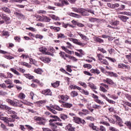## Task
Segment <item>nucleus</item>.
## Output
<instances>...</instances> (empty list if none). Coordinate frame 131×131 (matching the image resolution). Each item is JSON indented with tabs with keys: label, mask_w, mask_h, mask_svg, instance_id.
<instances>
[{
	"label": "nucleus",
	"mask_w": 131,
	"mask_h": 131,
	"mask_svg": "<svg viewBox=\"0 0 131 131\" xmlns=\"http://www.w3.org/2000/svg\"><path fill=\"white\" fill-rule=\"evenodd\" d=\"M86 119H87V120H90L91 121H94V120H95V119H94V118L92 116H88L86 117Z\"/></svg>",
	"instance_id": "nucleus-49"
},
{
	"label": "nucleus",
	"mask_w": 131,
	"mask_h": 131,
	"mask_svg": "<svg viewBox=\"0 0 131 131\" xmlns=\"http://www.w3.org/2000/svg\"><path fill=\"white\" fill-rule=\"evenodd\" d=\"M50 20L51 18L50 17H48V16H44V21H45V22H50Z\"/></svg>",
	"instance_id": "nucleus-55"
},
{
	"label": "nucleus",
	"mask_w": 131,
	"mask_h": 131,
	"mask_svg": "<svg viewBox=\"0 0 131 131\" xmlns=\"http://www.w3.org/2000/svg\"><path fill=\"white\" fill-rule=\"evenodd\" d=\"M41 93L45 96H52V92L50 89L44 90L42 91Z\"/></svg>",
	"instance_id": "nucleus-11"
},
{
	"label": "nucleus",
	"mask_w": 131,
	"mask_h": 131,
	"mask_svg": "<svg viewBox=\"0 0 131 131\" xmlns=\"http://www.w3.org/2000/svg\"><path fill=\"white\" fill-rule=\"evenodd\" d=\"M3 109H5V110H7V111H10L11 110V107H9L8 105H3Z\"/></svg>",
	"instance_id": "nucleus-45"
},
{
	"label": "nucleus",
	"mask_w": 131,
	"mask_h": 131,
	"mask_svg": "<svg viewBox=\"0 0 131 131\" xmlns=\"http://www.w3.org/2000/svg\"><path fill=\"white\" fill-rule=\"evenodd\" d=\"M89 21L92 23L97 22V23H99V22H100V19L97 18L91 17L89 18Z\"/></svg>",
	"instance_id": "nucleus-21"
},
{
	"label": "nucleus",
	"mask_w": 131,
	"mask_h": 131,
	"mask_svg": "<svg viewBox=\"0 0 131 131\" xmlns=\"http://www.w3.org/2000/svg\"><path fill=\"white\" fill-rule=\"evenodd\" d=\"M51 85L53 86V88H55L56 89L60 85V81H57L56 82L53 83H51Z\"/></svg>",
	"instance_id": "nucleus-24"
},
{
	"label": "nucleus",
	"mask_w": 131,
	"mask_h": 131,
	"mask_svg": "<svg viewBox=\"0 0 131 131\" xmlns=\"http://www.w3.org/2000/svg\"><path fill=\"white\" fill-rule=\"evenodd\" d=\"M57 38H63L64 39H66V38H67V37L64 35V34L60 33L58 34Z\"/></svg>",
	"instance_id": "nucleus-29"
},
{
	"label": "nucleus",
	"mask_w": 131,
	"mask_h": 131,
	"mask_svg": "<svg viewBox=\"0 0 131 131\" xmlns=\"http://www.w3.org/2000/svg\"><path fill=\"white\" fill-rule=\"evenodd\" d=\"M69 59L70 60H73V61H75V62L77 61V59H76V58L71 56V55H69Z\"/></svg>",
	"instance_id": "nucleus-53"
},
{
	"label": "nucleus",
	"mask_w": 131,
	"mask_h": 131,
	"mask_svg": "<svg viewBox=\"0 0 131 131\" xmlns=\"http://www.w3.org/2000/svg\"><path fill=\"white\" fill-rule=\"evenodd\" d=\"M121 15H126L127 16H131V13L130 12H127L126 11L125 12H121L120 13Z\"/></svg>",
	"instance_id": "nucleus-43"
},
{
	"label": "nucleus",
	"mask_w": 131,
	"mask_h": 131,
	"mask_svg": "<svg viewBox=\"0 0 131 131\" xmlns=\"http://www.w3.org/2000/svg\"><path fill=\"white\" fill-rule=\"evenodd\" d=\"M50 117L54 118V119H50L49 120V125H50L52 131H58L57 129V127H58L56 124H55V123L53 122H54V121H62V120H61V119H60V118L57 116L51 115L50 116Z\"/></svg>",
	"instance_id": "nucleus-1"
},
{
	"label": "nucleus",
	"mask_w": 131,
	"mask_h": 131,
	"mask_svg": "<svg viewBox=\"0 0 131 131\" xmlns=\"http://www.w3.org/2000/svg\"><path fill=\"white\" fill-rule=\"evenodd\" d=\"M25 97L26 96H25V94H24L23 93H19L18 95V98L21 99H25Z\"/></svg>",
	"instance_id": "nucleus-39"
},
{
	"label": "nucleus",
	"mask_w": 131,
	"mask_h": 131,
	"mask_svg": "<svg viewBox=\"0 0 131 131\" xmlns=\"http://www.w3.org/2000/svg\"><path fill=\"white\" fill-rule=\"evenodd\" d=\"M81 93H82V94H84V95H85V96H89V95H90L89 91H85L83 89L81 90Z\"/></svg>",
	"instance_id": "nucleus-40"
},
{
	"label": "nucleus",
	"mask_w": 131,
	"mask_h": 131,
	"mask_svg": "<svg viewBox=\"0 0 131 131\" xmlns=\"http://www.w3.org/2000/svg\"><path fill=\"white\" fill-rule=\"evenodd\" d=\"M125 124L127 126H128V127H129L130 128H131V122L129 121H127L126 122H125Z\"/></svg>",
	"instance_id": "nucleus-47"
},
{
	"label": "nucleus",
	"mask_w": 131,
	"mask_h": 131,
	"mask_svg": "<svg viewBox=\"0 0 131 131\" xmlns=\"http://www.w3.org/2000/svg\"><path fill=\"white\" fill-rule=\"evenodd\" d=\"M27 0H10L11 3H19L21 4L22 2H26Z\"/></svg>",
	"instance_id": "nucleus-33"
},
{
	"label": "nucleus",
	"mask_w": 131,
	"mask_h": 131,
	"mask_svg": "<svg viewBox=\"0 0 131 131\" xmlns=\"http://www.w3.org/2000/svg\"><path fill=\"white\" fill-rule=\"evenodd\" d=\"M97 58H98V60L100 62V63H102V64H104V65H108L109 63H108V61L105 59H103V58H104V56L102 55L101 54H97Z\"/></svg>",
	"instance_id": "nucleus-5"
},
{
	"label": "nucleus",
	"mask_w": 131,
	"mask_h": 131,
	"mask_svg": "<svg viewBox=\"0 0 131 131\" xmlns=\"http://www.w3.org/2000/svg\"><path fill=\"white\" fill-rule=\"evenodd\" d=\"M5 58H6V59H8V60H11V59L13 58V57L11 55H5Z\"/></svg>",
	"instance_id": "nucleus-60"
},
{
	"label": "nucleus",
	"mask_w": 131,
	"mask_h": 131,
	"mask_svg": "<svg viewBox=\"0 0 131 131\" xmlns=\"http://www.w3.org/2000/svg\"><path fill=\"white\" fill-rule=\"evenodd\" d=\"M50 17L51 19H53V20H58V17L54 15H50Z\"/></svg>",
	"instance_id": "nucleus-58"
},
{
	"label": "nucleus",
	"mask_w": 131,
	"mask_h": 131,
	"mask_svg": "<svg viewBox=\"0 0 131 131\" xmlns=\"http://www.w3.org/2000/svg\"><path fill=\"white\" fill-rule=\"evenodd\" d=\"M79 84L83 86V88H84L85 89H86L88 85H86V84L83 82L79 81Z\"/></svg>",
	"instance_id": "nucleus-44"
},
{
	"label": "nucleus",
	"mask_w": 131,
	"mask_h": 131,
	"mask_svg": "<svg viewBox=\"0 0 131 131\" xmlns=\"http://www.w3.org/2000/svg\"><path fill=\"white\" fill-rule=\"evenodd\" d=\"M78 35H79L81 37V38H82V39H83V40H89V38H88V37L83 34H82L81 33L79 32L78 33Z\"/></svg>",
	"instance_id": "nucleus-20"
},
{
	"label": "nucleus",
	"mask_w": 131,
	"mask_h": 131,
	"mask_svg": "<svg viewBox=\"0 0 131 131\" xmlns=\"http://www.w3.org/2000/svg\"><path fill=\"white\" fill-rule=\"evenodd\" d=\"M71 96L73 97V98H75V97L78 96V93L76 91H72L71 93Z\"/></svg>",
	"instance_id": "nucleus-30"
},
{
	"label": "nucleus",
	"mask_w": 131,
	"mask_h": 131,
	"mask_svg": "<svg viewBox=\"0 0 131 131\" xmlns=\"http://www.w3.org/2000/svg\"><path fill=\"white\" fill-rule=\"evenodd\" d=\"M0 119L3 120V121H5L6 123H9V118H8V117H1Z\"/></svg>",
	"instance_id": "nucleus-27"
},
{
	"label": "nucleus",
	"mask_w": 131,
	"mask_h": 131,
	"mask_svg": "<svg viewBox=\"0 0 131 131\" xmlns=\"http://www.w3.org/2000/svg\"><path fill=\"white\" fill-rule=\"evenodd\" d=\"M47 48H45L43 47H41L39 49V52H41L43 55H49V56H52L53 55V54L50 52H47Z\"/></svg>",
	"instance_id": "nucleus-6"
},
{
	"label": "nucleus",
	"mask_w": 131,
	"mask_h": 131,
	"mask_svg": "<svg viewBox=\"0 0 131 131\" xmlns=\"http://www.w3.org/2000/svg\"><path fill=\"white\" fill-rule=\"evenodd\" d=\"M101 96L103 98V99H105V100H106V101H107V102L108 103H111V104H113L114 103V101H112L109 99H108V98H107V97H106V95H105V94H100Z\"/></svg>",
	"instance_id": "nucleus-15"
},
{
	"label": "nucleus",
	"mask_w": 131,
	"mask_h": 131,
	"mask_svg": "<svg viewBox=\"0 0 131 131\" xmlns=\"http://www.w3.org/2000/svg\"><path fill=\"white\" fill-rule=\"evenodd\" d=\"M61 3L62 6H64V5H66V6L69 5V2H68L67 0H63Z\"/></svg>",
	"instance_id": "nucleus-51"
},
{
	"label": "nucleus",
	"mask_w": 131,
	"mask_h": 131,
	"mask_svg": "<svg viewBox=\"0 0 131 131\" xmlns=\"http://www.w3.org/2000/svg\"><path fill=\"white\" fill-rule=\"evenodd\" d=\"M83 67H84V68H88V69H91V68H92V65L90 64H85L83 66Z\"/></svg>",
	"instance_id": "nucleus-46"
},
{
	"label": "nucleus",
	"mask_w": 131,
	"mask_h": 131,
	"mask_svg": "<svg viewBox=\"0 0 131 131\" xmlns=\"http://www.w3.org/2000/svg\"><path fill=\"white\" fill-rule=\"evenodd\" d=\"M82 16H89L90 14H89L88 9H83L81 8V11L80 12Z\"/></svg>",
	"instance_id": "nucleus-10"
},
{
	"label": "nucleus",
	"mask_w": 131,
	"mask_h": 131,
	"mask_svg": "<svg viewBox=\"0 0 131 131\" xmlns=\"http://www.w3.org/2000/svg\"><path fill=\"white\" fill-rule=\"evenodd\" d=\"M6 102L10 104V105H11L12 106H14V107H17V106L18 105L17 102H15L14 101L10 99H6Z\"/></svg>",
	"instance_id": "nucleus-12"
},
{
	"label": "nucleus",
	"mask_w": 131,
	"mask_h": 131,
	"mask_svg": "<svg viewBox=\"0 0 131 131\" xmlns=\"http://www.w3.org/2000/svg\"><path fill=\"white\" fill-rule=\"evenodd\" d=\"M100 129L101 131H106V128H105L103 126H100Z\"/></svg>",
	"instance_id": "nucleus-64"
},
{
	"label": "nucleus",
	"mask_w": 131,
	"mask_h": 131,
	"mask_svg": "<svg viewBox=\"0 0 131 131\" xmlns=\"http://www.w3.org/2000/svg\"><path fill=\"white\" fill-rule=\"evenodd\" d=\"M59 56L61 57L62 59H63V60H67V59L66 58H69V55L66 54L64 52L61 51L59 53Z\"/></svg>",
	"instance_id": "nucleus-8"
},
{
	"label": "nucleus",
	"mask_w": 131,
	"mask_h": 131,
	"mask_svg": "<svg viewBox=\"0 0 131 131\" xmlns=\"http://www.w3.org/2000/svg\"><path fill=\"white\" fill-rule=\"evenodd\" d=\"M92 108H94V109H101V106L97 104H94L92 106Z\"/></svg>",
	"instance_id": "nucleus-48"
},
{
	"label": "nucleus",
	"mask_w": 131,
	"mask_h": 131,
	"mask_svg": "<svg viewBox=\"0 0 131 131\" xmlns=\"http://www.w3.org/2000/svg\"><path fill=\"white\" fill-rule=\"evenodd\" d=\"M2 9L3 11H4V12H5L6 13H8V14H11V10H10V9H9V8L4 7L2 8Z\"/></svg>",
	"instance_id": "nucleus-28"
},
{
	"label": "nucleus",
	"mask_w": 131,
	"mask_h": 131,
	"mask_svg": "<svg viewBox=\"0 0 131 131\" xmlns=\"http://www.w3.org/2000/svg\"><path fill=\"white\" fill-rule=\"evenodd\" d=\"M61 100H63V101H67L68 99H69V97L67 95L64 96L62 95L61 97Z\"/></svg>",
	"instance_id": "nucleus-34"
},
{
	"label": "nucleus",
	"mask_w": 131,
	"mask_h": 131,
	"mask_svg": "<svg viewBox=\"0 0 131 131\" xmlns=\"http://www.w3.org/2000/svg\"><path fill=\"white\" fill-rule=\"evenodd\" d=\"M100 90L101 92H103V93L107 92V90H106V89H105L103 86H100Z\"/></svg>",
	"instance_id": "nucleus-56"
},
{
	"label": "nucleus",
	"mask_w": 131,
	"mask_h": 131,
	"mask_svg": "<svg viewBox=\"0 0 131 131\" xmlns=\"http://www.w3.org/2000/svg\"><path fill=\"white\" fill-rule=\"evenodd\" d=\"M72 23L74 25H77V26H78V27H84V25L81 24V23H78L74 20H73L72 21Z\"/></svg>",
	"instance_id": "nucleus-13"
},
{
	"label": "nucleus",
	"mask_w": 131,
	"mask_h": 131,
	"mask_svg": "<svg viewBox=\"0 0 131 131\" xmlns=\"http://www.w3.org/2000/svg\"><path fill=\"white\" fill-rule=\"evenodd\" d=\"M10 71H12V72H13L14 74H16V75H20V73L17 70H15L14 68H11Z\"/></svg>",
	"instance_id": "nucleus-36"
},
{
	"label": "nucleus",
	"mask_w": 131,
	"mask_h": 131,
	"mask_svg": "<svg viewBox=\"0 0 131 131\" xmlns=\"http://www.w3.org/2000/svg\"><path fill=\"white\" fill-rule=\"evenodd\" d=\"M2 33H3V35L4 36H10V34H9V32L7 31H4L2 32Z\"/></svg>",
	"instance_id": "nucleus-50"
},
{
	"label": "nucleus",
	"mask_w": 131,
	"mask_h": 131,
	"mask_svg": "<svg viewBox=\"0 0 131 131\" xmlns=\"http://www.w3.org/2000/svg\"><path fill=\"white\" fill-rule=\"evenodd\" d=\"M66 128H67L69 131H75V127H72V125L71 124H68Z\"/></svg>",
	"instance_id": "nucleus-17"
},
{
	"label": "nucleus",
	"mask_w": 131,
	"mask_h": 131,
	"mask_svg": "<svg viewBox=\"0 0 131 131\" xmlns=\"http://www.w3.org/2000/svg\"><path fill=\"white\" fill-rule=\"evenodd\" d=\"M14 14L17 17H23V16H24L23 14H21L20 13L17 12H15L14 13Z\"/></svg>",
	"instance_id": "nucleus-54"
},
{
	"label": "nucleus",
	"mask_w": 131,
	"mask_h": 131,
	"mask_svg": "<svg viewBox=\"0 0 131 131\" xmlns=\"http://www.w3.org/2000/svg\"><path fill=\"white\" fill-rule=\"evenodd\" d=\"M5 83H6V84H10L12 83V81L10 80V79H7L5 81Z\"/></svg>",
	"instance_id": "nucleus-63"
},
{
	"label": "nucleus",
	"mask_w": 131,
	"mask_h": 131,
	"mask_svg": "<svg viewBox=\"0 0 131 131\" xmlns=\"http://www.w3.org/2000/svg\"><path fill=\"white\" fill-rule=\"evenodd\" d=\"M40 60L42 61V62H44V63H49L50 62H51V58L49 57H45L43 56H40L39 58Z\"/></svg>",
	"instance_id": "nucleus-9"
},
{
	"label": "nucleus",
	"mask_w": 131,
	"mask_h": 131,
	"mask_svg": "<svg viewBox=\"0 0 131 131\" xmlns=\"http://www.w3.org/2000/svg\"><path fill=\"white\" fill-rule=\"evenodd\" d=\"M72 9L73 12H75V13H80L81 11V8H77L73 7Z\"/></svg>",
	"instance_id": "nucleus-26"
},
{
	"label": "nucleus",
	"mask_w": 131,
	"mask_h": 131,
	"mask_svg": "<svg viewBox=\"0 0 131 131\" xmlns=\"http://www.w3.org/2000/svg\"><path fill=\"white\" fill-rule=\"evenodd\" d=\"M73 104L69 103L68 102H63L62 104L61 105V107H64V108H71L72 107Z\"/></svg>",
	"instance_id": "nucleus-14"
},
{
	"label": "nucleus",
	"mask_w": 131,
	"mask_h": 131,
	"mask_svg": "<svg viewBox=\"0 0 131 131\" xmlns=\"http://www.w3.org/2000/svg\"><path fill=\"white\" fill-rule=\"evenodd\" d=\"M80 118L77 117H74V121L76 123H78V124H80Z\"/></svg>",
	"instance_id": "nucleus-25"
},
{
	"label": "nucleus",
	"mask_w": 131,
	"mask_h": 131,
	"mask_svg": "<svg viewBox=\"0 0 131 131\" xmlns=\"http://www.w3.org/2000/svg\"><path fill=\"white\" fill-rule=\"evenodd\" d=\"M67 67V71H68V72H72V69H71V66L68 65Z\"/></svg>",
	"instance_id": "nucleus-52"
},
{
	"label": "nucleus",
	"mask_w": 131,
	"mask_h": 131,
	"mask_svg": "<svg viewBox=\"0 0 131 131\" xmlns=\"http://www.w3.org/2000/svg\"><path fill=\"white\" fill-rule=\"evenodd\" d=\"M59 117L61 118V119H62V120L65 121L66 119H67V118H68V116H67V115L62 114L59 115Z\"/></svg>",
	"instance_id": "nucleus-23"
},
{
	"label": "nucleus",
	"mask_w": 131,
	"mask_h": 131,
	"mask_svg": "<svg viewBox=\"0 0 131 131\" xmlns=\"http://www.w3.org/2000/svg\"><path fill=\"white\" fill-rule=\"evenodd\" d=\"M29 60H30V64H33L34 65H36V61H35V59H33L32 58H30Z\"/></svg>",
	"instance_id": "nucleus-42"
},
{
	"label": "nucleus",
	"mask_w": 131,
	"mask_h": 131,
	"mask_svg": "<svg viewBox=\"0 0 131 131\" xmlns=\"http://www.w3.org/2000/svg\"><path fill=\"white\" fill-rule=\"evenodd\" d=\"M116 124H118L119 126H123V124L122 123V120H121V118L119 117L118 116H116Z\"/></svg>",
	"instance_id": "nucleus-7"
},
{
	"label": "nucleus",
	"mask_w": 131,
	"mask_h": 131,
	"mask_svg": "<svg viewBox=\"0 0 131 131\" xmlns=\"http://www.w3.org/2000/svg\"><path fill=\"white\" fill-rule=\"evenodd\" d=\"M36 38H39V39H42L43 38V36L41 35L37 34L35 35Z\"/></svg>",
	"instance_id": "nucleus-57"
},
{
	"label": "nucleus",
	"mask_w": 131,
	"mask_h": 131,
	"mask_svg": "<svg viewBox=\"0 0 131 131\" xmlns=\"http://www.w3.org/2000/svg\"><path fill=\"white\" fill-rule=\"evenodd\" d=\"M21 64L24 66H26V67H27L28 68H31V66L29 64H28V63L27 62H22Z\"/></svg>",
	"instance_id": "nucleus-41"
},
{
	"label": "nucleus",
	"mask_w": 131,
	"mask_h": 131,
	"mask_svg": "<svg viewBox=\"0 0 131 131\" xmlns=\"http://www.w3.org/2000/svg\"><path fill=\"white\" fill-rule=\"evenodd\" d=\"M38 14H47V11L45 10H39L37 11Z\"/></svg>",
	"instance_id": "nucleus-59"
},
{
	"label": "nucleus",
	"mask_w": 131,
	"mask_h": 131,
	"mask_svg": "<svg viewBox=\"0 0 131 131\" xmlns=\"http://www.w3.org/2000/svg\"><path fill=\"white\" fill-rule=\"evenodd\" d=\"M24 76H25V77L27 78H29V79H33L34 77L29 74H24Z\"/></svg>",
	"instance_id": "nucleus-37"
},
{
	"label": "nucleus",
	"mask_w": 131,
	"mask_h": 131,
	"mask_svg": "<svg viewBox=\"0 0 131 131\" xmlns=\"http://www.w3.org/2000/svg\"><path fill=\"white\" fill-rule=\"evenodd\" d=\"M89 86L93 90H97V87L93 83H88Z\"/></svg>",
	"instance_id": "nucleus-38"
},
{
	"label": "nucleus",
	"mask_w": 131,
	"mask_h": 131,
	"mask_svg": "<svg viewBox=\"0 0 131 131\" xmlns=\"http://www.w3.org/2000/svg\"><path fill=\"white\" fill-rule=\"evenodd\" d=\"M95 41H97L98 42H100V43L104 42V40H103L101 38H100L99 37H96L95 38Z\"/></svg>",
	"instance_id": "nucleus-31"
},
{
	"label": "nucleus",
	"mask_w": 131,
	"mask_h": 131,
	"mask_svg": "<svg viewBox=\"0 0 131 131\" xmlns=\"http://www.w3.org/2000/svg\"><path fill=\"white\" fill-rule=\"evenodd\" d=\"M82 112L80 113V114H83V115H88V114H90V112L88 110H82Z\"/></svg>",
	"instance_id": "nucleus-32"
},
{
	"label": "nucleus",
	"mask_w": 131,
	"mask_h": 131,
	"mask_svg": "<svg viewBox=\"0 0 131 131\" xmlns=\"http://www.w3.org/2000/svg\"><path fill=\"white\" fill-rule=\"evenodd\" d=\"M13 77V74L10 73H7V78H12Z\"/></svg>",
	"instance_id": "nucleus-62"
},
{
	"label": "nucleus",
	"mask_w": 131,
	"mask_h": 131,
	"mask_svg": "<svg viewBox=\"0 0 131 131\" xmlns=\"http://www.w3.org/2000/svg\"><path fill=\"white\" fill-rule=\"evenodd\" d=\"M69 40L71 41H73L74 43L76 45H78V46H81V47H84L85 46V43H82L79 41V40L73 38H69Z\"/></svg>",
	"instance_id": "nucleus-4"
},
{
	"label": "nucleus",
	"mask_w": 131,
	"mask_h": 131,
	"mask_svg": "<svg viewBox=\"0 0 131 131\" xmlns=\"http://www.w3.org/2000/svg\"><path fill=\"white\" fill-rule=\"evenodd\" d=\"M98 3H99V4H101V2L98 1L97 0L90 1V4H91V5H93V6H97V5H98Z\"/></svg>",
	"instance_id": "nucleus-22"
},
{
	"label": "nucleus",
	"mask_w": 131,
	"mask_h": 131,
	"mask_svg": "<svg viewBox=\"0 0 131 131\" xmlns=\"http://www.w3.org/2000/svg\"><path fill=\"white\" fill-rule=\"evenodd\" d=\"M0 17H1L3 20L5 21L6 24H10V23H11V18H10V17H9L6 14L1 13Z\"/></svg>",
	"instance_id": "nucleus-3"
},
{
	"label": "nucleus",
	"mask_w": 131,
	"mask_h": 131,
	"mask_svg": "<svg viewBox=\"0 0 131 131\" xmlns=\"http://www.w3.org/2000/svg\"><path fill=\"white\" fill-rule=\"evenodd\" d=\"M34 72L37 73V74H41L42 73V70L40 69H37L34 70Z\"/></svg>",
	"instance_id": "nucleus-35"
},
{
	"label": "nucleus",
	"mask_w": 131,
	"mask_h": 131,
	"mask_svg": "<svg viewBox=\"0 0 131 131\" xmlns=\"http://www.w3.org/2000/svg\"><path fill=\"white\" fill-rule=\"evenodd\" d=\"M69 15L71 17L78 18V19H79V18H81V16L80 15H78V14L72 13V12L70 13Z\"/></svg>",
	"instance_id": "nucleus-18"
},
{
	"label": "nucleus",
	"mask_w": 131,
	"mask_h": 131,
	"mask_svg": "<svg viewBox=\"0 0 131 131\" xmlns=\"http://www.w3.org/2000/svg\"><path fill=\"white\" fill-rule=\"evenodd\" d=\"M120 20H121L123 22H126L127 20H128V17L125 16L124 15H119L118 16Z\"/></svg>",
	"instance_id": "nucleus-16"
},
{
	"label": "nucleus",
	"mask_w": 131,
	"mask_h": 131,
	"mask_svg": "<svg viewBox=\"0 0 131 131\" xmlns=\"http://www.w3.org/2000/svg\"><path fill=\"white\" fill-rule=\"evenodd\" d=\"M46 108L48 110L50 111V112L53 113V114H57V112L55 110H57V111H63V108L60 107L58 105H51L50 106L47 105Z\"/></svg>",
	"instance_id": "nucleus-2"
},
{
	"label": "nucleus",
	"mask_w": 131,
	"mask_h": 131,
	"mask_svg": "<svg viewBox=\"0 0 131 131\" xmlns=\"http://www.w3.org/2000/svg\"><path fill=\"white\" fill-rule=\"evenodd\" d=\"M6 95H8V93L5 92L4 91H0L1 96H6Z\"/></svg>",
	"instance_id": "nucleus-61"
},
{
	"label": "nucleus",
	"mask_w": 131,
	"mask_h": 131,
	"mask_svg": "<svg viewBox=\"0 0 131 131\" xmlns=\"http://www.w3.org/2000/svg\"><path fill=\"white\" fill-rule=\"evenodd\" d=\"M61 49L63 50V51H64V52H66V53H67V54H70V55H72V53H73V51H70L67 48H66V47L61 46Z\"/></svg>",
	"instance_id": "nucleus-19"
}]
</instances>
